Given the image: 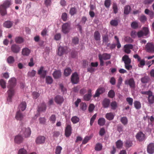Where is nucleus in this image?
Segmentation results:
<instances>
[{
    "label": "nucleus",
    "instance_id": "f8f14e48",
    "mask_svg": "<svg viewBox=\"0 0 154 154\" xmlns=\"http://www.w3.org/2000/svg\"><path fill=\"white\" fill-rule=\"evenodd\" d=\"M20 48L19 45L16 44H13L11 46V49L14 53H17L20 51Z\"/></svg>",
    "mask_w": 154,
    "mask_h": 154
},
{
    "label": "nucleus",
    "instance_id": "774afa93",
    "mask_svg": "<svg viewBox=\"0 0 154 154\" xmlns=\"http://www.w3.org/2000/svg\"><path fill=\"white\" fill-rule=\"evenodd\" d=\"M18 154H27V152L25 149L22 148L19 150Z\"/></svg>",
    "mask_w": 154,
    "mask_h": 154
},
{
    "label": "nucleus",
    "instance_id": "69168bd1",
    "mask_svg": "<svg viewBox=\"0 0 154 154\" xmlns=\"http://www.w3.org/2000/svg\"><path fill=\"white\" fill-rule=\"evenodd\" d=\"M122 77H120L118 79L117 87L118 88H120V85L122 83Z\"/></svg>",
    "mask_w": 154,
    "mask_h": 154
},
{
    "label": "nucleus",
    "instance_id": "0e129e2a",
    "mask_svg": "<svg viewBox=\"0 0 154 154\" xmlns=\"http://www.w3.org/2000/svg\"><path fill=\"white\" fill-rule=\"evenodd\" d=\"M44 4L47 7L51 5V0H45L44 1Z\"/></svg>",
    "mask_w": 154,
    "mask_h": 154
},
{
    "label": "nucleus",
    "instance_id": "c756f323",
    "mask_svg": "<svg viewBox=\"0 0 154 154\" xmlns=\"http://www.w3.org/2000/svg\"><path fill=\"white\" fill-rule=\"evenodd\" d=\"M94 36L95 39L96 41L100 40V32L98 31H96L94 32Z\"/></svg>",
    "mask_w": 154,
    "mask_h": 154
},
{
    "label": "nucleus",
    "instance_id": "2eb2a0df",
    "mask_svg": "<svg viewBox=\"0 0 154 154\" xmlns=\"http://www.w3.org/2000/svg\"><path fill=\"white\" fill-rule=\"evenodd\" d=\"M45 137L43 136H39L37 138L35 142L37 144H41L44 143L45 140Z\"/></svg>",
    "mask_w": 154,
    "mask_h": 154
},
{
    "label": "nucleus",
    "instance_id": "7c9ffc66",
    "mask_svg": "<svg viewBox=\"0 0 154 154\" xmlns=\"http://www.w3.org/2000/svg\"><path fill=\"white\" fill-rule=\"evenodd\" d=\"M131 10V7L129 5H127L124 8V13L126 15L128 14H129Z\"/></svg>",
    "mask_w": 154,
    "mask_h": 154
},
{
    "label": "nucleus",
    "instance_id": "4468645a",
    "mask_svg": "<svg viewBox=\"0 0 154 154\" xmlns=\"http://www.w3.org/2000/svg\"><path fill=\"white\" fill-rule=\"evenodd\" d=\"M105 91V89L103 88H98L96 91L95 94L94 96V97H99L100 94L103 93Z\"/></svg>",
    "mask_w": 154,
    "mask_h": 154
},
{
    "label": "nucleus",
    "instance_id": "49530a36",
    "mask_svg": "<svg viewBox=\"0 0 154 154\" xmlns=\"http://www.w3.org/2000/svg\"><path fill=\"white\" fill-rule=\"evenodd\" d=\"M7 61L8 63L12 64L14 62V59L13 57L10 56L8 58Z\"/></svg>",
    "mask_w": 154,
    "mask_h": 154
},
{
    "label": "nucleus",
    "instance_id": "bb28decb",
    "mask_svg": "<svg viewBox=\"0 0 154 154\" xmlns=\"http://www.w3.org/2000/svg\"><path fill=\"white\" fill-rule=\"evenodd\" d=\"M46 107L45 104V103H43L38 107V111L39 112H43L46 110Z\"/></svg>",
    "mask_w": 154,
    "mask_h": 154
},
{
    "label": "nucleus",
    "instance_id": "412c9836",
    "mask_svg": "<svg viewBox=\"0 0 154 154\" xmlns=\"http://www.w3.org/2000/svg\"><path fill=\"white\" fill-rule=\"evenodd\" d=\"M104 30L106 32V34L103 35L102 36L103 42V43L104 42L107 43L109 41L108 36L107 34L108 30L107 29H104Z\"/></svg>",
    "mask_w": 154,
    "mask_h": 154
},
{
    "label": "nucleus",
    "instance_id": "c03bdc74",
    "mask_svg": "<svg viewBox=\"0 0 154 154\" xmlns=\"http://www.w3.org/2000/svg\"><path fill=\"white\" fill-rule=\"evenodd\" d=\"M80 108L83 111L85 110L87 108L86 104L84 102L81 103L80 105Z\"/></svg>",
    "mask_w": 154,
    "mask_h": 154
},
{
    "label": "nucleus",
    "instance_id": "052dcab7",
    "mask_svg": "<svg viewBox=\"0 0 154 154\" xmlns=\"http://www.w3.org/2000/svg\"><path fill=\"white\" fill-rule=\"evenodd\" d=\"M145 35H147L149 33V30L148 28L144 27L143 28V31Z\"/></svg>",
    "mask_w": 154,
    "mask_h": 154
},
{
    "label": "nucleus",
    "instance_id": "338daca9",
    "mask_svg": "<svg viewBox=\"0 0 154 154\" xmlns=\"http://www.w3.org/2000/svg\"><path fill=\"white\" fill-rule=\"evenodd\" d=\"M133 100V99L131 97H127L126 98L127 101L128 102L130 106L132 105Z\"/></svg>",
    "mask_w": 154,
    "mask_h": 154
},
{
    "label": "nucleus",
    "instance_id": "39448f33",
    "mask_svg": "<svg viewBox=\"0 0 154 154\" xmlns=\"http://www.w3.org/2000/svg\"><path fill=\"white\" fill-rule=\"evenodd\" d=\"M9 89L8 91V97L7 98V100L9 102H11L12 100L13 96L14 95L15 91L13 88H9Z\"/></svg>",
    "mask_w": 154,
    "mask_h": 154
},
{
    "label": "nucleus",
    "instance_id": "ddd939ff",
    "mask_svg": "<svg viewBox=\"0 0 154 154\" xmlns=\"http://www.w3.org/2000/svg\"><path fill=\"white\" fill-rule=\"evenodd\" d=\"M124 48L125 52L127 54H130L131 52L130 50L133 48V46L131 44H127L124 45Z\"/></svg>",
    "mask_w": 154,
    "mask_h": 154
},
{
    "label": "nucleus",
    "instance_id": "f3484780",
    "mask_svg": "<svg viewBox=\"0 0 154 154\" xmlns=\"http://www.w3.org/2000/svg\"><path fill=\"white\" fill-rule=\"evenodd\" d=\"M122 60L124 62L125 65L131 64V60L127 55H125L122 58Z\"/></svg>",
    "mask_w": 154,
    "mask_h": 154
},
{
    "label": "nucleus",
    "instance_id": "13d9d810",
    "mask_svg": "<svg viewBox=\"0 0 154 154\" xmlns=\"http://www.w3.org/2000/svg\"><path fill=\"white\" fill-rule=\"evenodd\" d=\"M132 142L130 140H126L125 143V146L127 147H130L132 145Z\"/></svg>",
    "mask_w": 154,
    "mask_h": 154
},
{
    "label": "nucleus",
    "instance_id": "5701e85b",
    "mask_svg": "<svg viewBox=\"0 0 154 154\" xmlns=\"http://www.w3.org/2000/svg\"><path fill=\"white\" fill-rule=\"evenodd\" d=\"M13 23L14 22L13 21L9 20L6 21L4 23L3 26L7 28H10L12 26Z\"/></svg>",
    "mask_w": 154,
    "mask_h": 154
},
{
    "label": "nucleus",
    "instance_id": "de8ad7c7",
    "mask_svg": "<svg viewBox=\"0 0 154 154\" xmlns=\"http://www.w3.org/2000/svg\"><path fill=\"white\" fill-rule=\"evenodd\" d=\"M76 10L75 8H71L70 10L69 13L72 15H73L76 13Z\"/></svg>",
    "mask_w": 154,
    "mask_h": 154
},
{
    "label": "nucleus",
    "instance_id": "473e14b6",
    "mask_svg": "<svg viewBox=\"0 0 154 154\" xmlns=\"http://www.w3.org/2000/svg\"><path fill=\"white\" fill-rule=\"evenodd\" d=\"M65 51V50L63 47L60 46L58 48L57 54L59 56L63 55Z\"/></svg>",
    "mask_w": 154,
    "mask_h": 154
},
{
    "label": "nucleus",
    "instance_id": "20e7f679",
    "mask_svg": "<svg viewBox=\"0 0 154 154\" xmlns=\"http://www.w3.org/2000/svg\"><path fill=\"white\" fill-rule=\"evenodd\" d=\"M136 138L137 140L141 142L145 140L146 136L142 131H139L137 134Z\"/></svg>",
    "mask_w": 154,
    "mask_h": 154
},
{
    "label": "nucleus",
    "instance_id": "864d4df0",
    "mask_svg": "<svg viewBox=\"0 0 154 154\" xmlns=\"http://www.w3.org/2000/svg\"><path fill=\"white\" fill-rule=\"evenodd\" d=\"M6 83L5 80L3 79L0 80V85L3 88H5L6 87Z\"/></svg>",
    "mask_w": 154,
    "mask_h": 154
},
{
    "label": "nucleus",
    "instance_id": "2f4dec72",
    "mask_svg": "<svg viewBox=\"0 0 154 154\" xmlns=\"http://www.w3.org/2000/svg\"><path fill=\"white\" fill-rule=\"evenodd\" d=\"M149 77L147 75L145 76L142 77L140 79L141 82L143 83H147L149 80Z\"/></svg>",
    "mask_w": 154,
    "mask_h": 154
},
{
    "label": "nucleus",
    "instance_id": "423d86ee",
    "mask_svg": "<svg viewBox=\"0 0 154 154\" xmlns=\"http://www.w3.org/2000/svg\"><path fill=\"white\" fill-rule=\"evenodd\" d=\"M125 84L128 85L130 87L132 88H134L135 87V82L133 78H131L128 80L125 81Z\"/></svg>",
    "mask_w": 154,
    "mask_h": 154
},
{
    "label": "nucleus",
    "instance_id": "1a4fd4ad",
    "mask_svg": "<svg viewBox=\"0 0 154 154\" xmlns=\"http://www.w3.org/2000/svg\"><path fill=\"white\" fill-rule=\"evenodd\" d=\"M23 133L24 136L26 137H28L30 136L31 134V131L30 129L29 128H23L22 129L21 133Z\"/></svg>",
    "mask_w": 154,
    "mask_h": 154
},
{
    "label": "nucleus",
    "instance_id": "7ed1b4c3",
    "mask_svg": "<svg viewBox=\"0 0 154 154\" xmlns=\"http://www.w3.org/2000/svg\"><path fill=\"white\" fill-rule=\"evenodd\" d=\"M71 81L72 84H77L79 81V77L77 72L73 73L71 77Z\"/></svg>",
    "mask_w": 154,
    "mask_h": 154
},
{
    "label": "nucleus",
    "instance_id": "79ce46f5",
    "mask_svg": "<svg viewBox=\"0 0 154 154\" xmlns=\"http://www.w3.org/2000/svg\"><path fill=\"white\" fill-rule=\"evenodd\" d=\"M23 38L21 37H17L15 38V42L16 43L20 44L23 42Z\"/></svg>",
    "mask_w": 154,
    "mask_h": 154
},
{
    "label": "nucleus",
    "instance_id": "393cba45",
    "mask_svg": "<svg viewBox=\"0 0 154 154\" xmlns=\"http://www.w3.org/2000/svg\"><path fill=\"white\" fill-rule=\"evenodd\" d=\"M148 100L150 104H152L154 103V94H153L152 92L148 96Z\"/></svg>",
    "mask_w": 154,
    "mask_h": 154
},
{
    "label": "nucleus",
    "instance_id": "8fccbe9b",
    "mask_svg": "<svg viewBox=\"0 0 154 154\" xmlns=\"http://www.w3.org/2000/svg\"><path fill=\"white\" fill-rule=\"evenodd\" d=\"M115 96L114 91L112 90H110L108 93V96L111 98H113Z\"/></svg>",
    "mask_w": 154,
    "mask_h": 154
},
{
    "label": "nucleus",
    "instance_id": "6ab92c4d",
    "mask_svg": "<svg viewBox=\"0 0 154 154\" xmlns=\"http://www.w3.org/2000/svg\"><path fill=\"white\" fill-rule=\"evenodd\" d=\"M43 69L44 67L41 66L38 70V74L41 75V77L44 78L46 75L47 71L46 70H43Z\"/></svg>",
    "mask_w": 154,
    "mask_h": 154
},
{
    "label": "nucleus",
    "instance_id": "aec40b11",
    "mask_svg": "<svg viewBox=\"0 0 154 154\" xmlns=\"http://www.w3.org/2000/svg\"><path fill=\"white\" fill-rule=\"evenodd\" d=\"M100 57L102 59L104 60L109 59L111 58L110 54L106 53L103 54L102 55L99 54L98 57Z\"/></svg>",
    "mask_w": 154,
    "mask_h": 154
},
{
    "label": "nucleus",
    "instance_id": "6e6d98bb",
    "mask_svg": "<svg viewBox=\"0 0 154 154\" xmlns=\"http://www.w3.org/2000/svg\"><path fill=\"white\" fill-rule=\"evenodd\" d=\"M111 5V0H105L104 5L106 8H109Z\"/></svg>",
    "mask_w": 154,
    "mask_h": 154
},
{
    "label": "nucleus",
    "instance_id": "f257e3e1",
    "mask_svg": "<svg viewBox=\"0 0 154 154\" xmlns=\"http://www.w3.org/2000/svg\"><path fill=\"white\" fill-rule=\"evenodd\" d=\"M11 5V0H6L4 1L3 4L0 6V13L2 16L7 14L6 8H9Z\"/></svg>",
    "mask_w": 154,
    "mask_h": 154
},
{
    "label": "nucleus",
    "instance_id": "c9c22d12",
    "mask_svg": "<svg viewBox=\"0 0 154 154\" xmlns=\"http://www.w3.org/2000/svg\"><path fill=\"white\" fill-rule=\"evenodd\" d=\"M72 72V70L69 68H67L65 69L64 70V74L66 76H67L69 75Z\"/></svg>",
    "mask_w": 154,
    "mask_h": 154
},
{
    "label": "nucleus",
    "instance_id": "6e6552de",
    "mask_svg": "<svg viewBox=\"0 0 154 154\" xmlns=\"http://www.w3.org/2000/svg\"><path fill=\"white\" fill-rule=\"evenodd\" d=\"M72 128L70 125H67L65 131V134L66 137H69L72 132Z\"/></svg>",
    "mask_w": 154,
    "mask_h": 154
},
{
    "label": "nucleus",
    "instance_id": "9d476101",
    "mask_svg": "<svg viewBox=\"0 0 154 154\" xmlns=\"http://www.w3.org/2000/svg\"><path fill=\"white\" fill-rule=\"evenodd\" d=\"M147 151L148 153L152 154L154 153V143H150L147 146Z\"/></svg>",
    "mask_w": 154,
    "mask_h": 154
},
{
    "label": "nucleus",
    "instance_id": "5fc2aeb1",
    "mask_svg": "<svg viewBox=\"0 0 154 154\" xmlns=\"http://www.w3.org/2000/svg\"><path fill=\"white\" fill-rule=\"evenodd\" d=\"M139 20L141 22L144 23L146 21L147 18L144 15H141L139 18Z\"/></svg>",
    "mask_w": 154,
    "mask_h": 154
},
{
    "label": "nucleus",
    "instance_id": "4c0bfd02",
    "mask_svg": "<svg viewBox=\"0 0 154 154\" xmlns=\"http://www.w3.org/2000/svg\"><path fill=\"white\" fill-rule=\"evenodd\" d=\"M110 106L112 109L115 110L118 107V104L116 101H114L110 103Z\"/></svg>",
    "mask_w": 154,
    "mask_h": 154
},
{
    "label": "nucleus",
    "instance_id": "a211bd4d",
    "mask_svg": "<svg viewBox=\"0 0 154 154\" xmlns=\"http://www.w3.org/2000/svg\"><path fill=\"white\" fill-rule=\"evenodd\" d=\"M54 100L57 104H60L63 103L64 99L62 96L57 95L55 97Z\"/></svg>",
    "mask_w": 154,
    "mask_h": 154
},
{
    "label": "nucleus",
    "instance_id": "4d7b16f0",
    "mask_svg": "<svg viewBox=\"0 0 154 154\" xmlns=\"http://www.w3.org/2000/svg\"><path fill=\"white\" fill-rule=\"evenodd\" d=\"M91 96L89 94H86L84 96V99L85 100L88 101L91 99Z\"/></svg>",
    "mask_w": 154,
    "mask_h": 154
},
{
    "label": "nucleus",
    "instance_id": "0eeeda50",
    "mask_svg": "<svg viewBox=\"0 0 154 154\" xmlns=\"http://www.w3.org/2000/svg\"><path fill=\"white\" fill-rule=\"evenodd\" d=\"M70 29V25L68 23L63 24L62 27V31L65 34L68 33Z\"/></svg>",
    "mask_w": 154,
    "mask_h": 154
},
{
    "label": "nucleus",
    "instance_id": "9b49d317",
    "mask_svg": "<svg viewBox=\"0 0 154 154\" xmlns=\"http://www.w3.org/2000/svg\"><path fill=\"white\" fill-rule=\"evenodd\" d=\"M16 80L15 78H11L9 81V85L8 86V88H13L16 85Z\"/></svg>",
    "mask_w": 154,
    "mask_h": 154
},
{
    "label": "nucleus",
    "instance_id": "603ef678",
    "mask_svg": "<svg viewBox=\"0 0 154 154\" xmlns=\"http://www.w3.org/2000/svg\"><path fill=\"white\" fill-rule=\"evenodd\" d=\"M53 81L52 79L51 76H47L46 78V82L48 84H51Z\"/></svg>",
    "mask_w": 154,
    "mask_h": 154
},
{
    "label": "nucleus",
    "instance_id": "cd10ccee",
    "mask_svg": "<svg viewBox=\"0 0 154 154\" xmlns=\"http://www.w3.org/2000/svg\"><path fill=\"white\" fill-rule=\"evenodd\" d=\"M23 116L20 111H19L17 112L15 118L17 120H21L23 118Z\"/></svg>",
    "mask_w": 154,
    "mask_h": 154
},
{
    "label": "nucleus",
    "instance_id": "dca6fc26",
    "mask_svg": "<svg viewBox=\"0 0 154 154\" xmlns=\"http://www.w3.org/2000/svg\"><path fill=\"white\" fill-rule=\"evenodd\" d=\"M23 141V137L20 135H18L15 136L14 141V142L17 144H20L22 143Z\"/></svg>",
    "mask_w": 154,
    "mask_h": 154
},
{
    "label": "nucleus",
    "instance_id": "a19ab883",
    "mask_svg": "<svg viewBox=\"0 0 154 154\" xmlns=\"http://www.w3.org/2000/svg\"><path fill=\"white\" fill-rule=\"evenodd\" d=\"M79 118L76 116L72 117L71 119V121L73 124L77 123L79 121Z\"/></svg>",
    "mask_w": 154,
    "mask_h": 154
},
{
    "label": "nucleus",
    "instance_id": "bf43d9fd",
    "mask_svg": "<svg viewBox=\"0 0 154 154\" xmlns=\"http://www.w3.org/2000/svg\"><path fill=\"white\" fill-rule=\"evenodd\" d=\"M97 114H95L93 116L91 117L90 122V125L91 126H92L96 118Z\"/></svg>",
    "mask_w": 154,
    "mask_h": 154
},
{
    "label": "nucleus",
    "instance_id": "680f3d73",
    "mask_svg": "<svg viewBox=\"0 0 154 154\" xmlns=\"http://www.w3.org/2000/svg\"><path fill=\"white\" fill-rule=\"evenodd\" d=\"M72 42L75 45L78 44L79 42V39L77 37H75L72 39Z\"/></svg>",
    "mask_w": 154,
    "mask_h": 154
},
{
    "label": "nucleus",
    "instance_id": "72a5a7b5",
    "mask_svg": "<svg viewBox=\"0 0 154 154\" xmlns=\"http://www.w3.org/2000/svg\"><path fill=\"white\" fill-rule=\"evenodd\" d=\"M30 52V50L28 48H26L23 49L22 54L23 55L28 56Z\"/></svg>",
    "mask_w": 154,
    "mask_h": 154
},
{
    "label": "nucleus",
    "instance_id": "f03ea898",
    "mask_svg": "<svg viewBox=\"0 0 154 154\" xmlns=\"http://www.w3.org/2000/svg\"><path fill=\"white\" fill-rule=\"evenodd\" d=\"M145 50L148 52L154 53V43L152 42L147 43L145 45Z\"/></svg>",
    "mask_w": 154,
    "mask_h": 154
},
{
    "label": "nucleus",
    "instance_id": "e433bc0d",
    "mask_svg": "<svg viewBox=\"0 0 154 154\" xmlns=\"http://www.w3.org/2000/svg\"><path fill=\"white\" fill-rule=\"evenodd\" d=\"M116 144L117 148L120 149L122 148L123 145V143L121 140H118L116 142Z\"/></svg>",
    "mask_w": 154,
    "mask_h": 154
},
{
    "label": "nucleus",
    "instance_id": "e2e57ef3",
    "mask_svg": "<svg viewBox=\"0 0 154 154\" xmlns=\"http://www.w3.org/2000/svg\"><path fill=\"white\" fill-rule=\"evenodd\" d=\"M139 63L138 64V66L140 67H143V66L145 65V63L144 59L141 60L140 61Z\"/></svg>",
    "mask_w": 154,
    "mask_h": 154
},
{
    "label": "nucleus",
    "instance_id": "c85d7f7f",
    "mask_svg": "<svg viewBox=\"0 0 154 154\" xmlns=\"http://www.w3.org/2000/svg\"><path fill=\"white\" fill-rule=\"evenodd\" d=\"M53 75L54 78L58 79L61 76V73L60 70H56L54 72Z\"/></svg>",
    "mask_w": 154,
    "mask_h": 154
},
{
    "label": "nucleus",
    "instance_id": "a878e982",
    "mask_svg": "<svg viewBox=\"0 0 154 154\" xmlns=\"http://www.w3.org/2000/svg\"><path fill=\"white\" fill-rule=\"evenodd\" d=\"M26 103L25 102H22L19 106L18 108L19 109V111H24L26 108Z\"/></svg>",
    "mask_w": 154,
    "mask_h": 154
},
{
    "label": "nucleus",
    "instance_id": "4be33fe9",
    "mask_svg": "<svg viewBox=\"0 0 154 154\" xmlns=\"http://www.w3.org/2000/svg\"><path fill=\"white\" fill-rule=\"evenodd\" d=\"M115 115V114L114 113L112 112L108 113L106 114L105 117L107 120L111 121L113 119Z\"/></svg>",
    "mask_w": 154,
    "mask_h": 154
},
{
    "label": "nucleus",
    "instance_id": "b1692460",
    "mask_svg": "<svg viewBox=\"0 0 154 154\" xmlns=\"http://www.w3.org/2000/svg\"><path fill=\"white\" fill-rule=\"evenodd\" d=\"M110 103V100L108 99L105 98L103 101L102 104L103 107L107 108L109 106Z\"/></svg>",
    "mask_w": 154,
    "mask_h": 154
},
{
    "label": "nucleus",
    "instance_id": "3c124183",
    "mask_svg": "<svg viewBox=\"0 0 154 154\" xmlns=\"http://www.w3.org/2000/svg\"><path fill=\"white\" fill-rule=\"evenodd\" d=\"M62 149V148L61 146H57L55 149V153L56 154H60Z\"/></svg>",
    "mask_w": 154,
    "mask_h": 154
},
{
    "label": "nucleus",
    "instance_id": "37998d69",
    "mask_svg": "<svg viewBox=\"0 0 154 154\" xmlns=\"http://www.w3.org/2000/svg\"><path fill=\"white\" fill-rule=\"evenodd\" d=\"M120 121L122 124L124 125H127L128 122V119L126 117H122Z\"/></svg>",
    "mask_w": 154,
    "mask_h": 154
},
{
    "label": "nucleus",
    "instance_id": "58836bf2",
    "mask_svg": "<svg viewBox=\"0 0 154 154\" xmlns=\"http://www.w3.org/2000/svg\"><path fill=\"white\" fill-rule=\"evenodd\" d=\"M134 106L136 109H140L141 106V104L140 102L137 101H134Z\"/></svg>",
    "mask_w": 154,
    "mask_h": 154
},
{
    "label": "nucleus",
    "instance_id": "f704fd0d",
    "mask_svg": "<svg viewBox=\"0 0 154 154\" xmlns=\"http://www.w3.org/2000/svg\"><path fill=\"white\" fill-rule=\"evenodd\" d=\"M106 122V121L104 118H100L98 121V124L100 126L104 125Z\"/></svg>",
    "mask_w": 154,
    "mask_h": 154
},
{
    "label": "nucleus",
    "instance_id": "a18cd8bd",
    "mask_svg": "<svg viewBox=\"0 0 154 154\" xmlns=\"http://www.w3.org/2000/svg\"><path fill=\"white\" fill-rule=\"evenodd\" d=\"M35 74L36 71L34 70H32L28 72L27 74V75L29 77H32L34 76Z\"/></svg>",
    "mask_w": 154,
    "mask_h": 154
},
{
    "label": "nucleus",
    "instance_id": "09e8293b",
    "mask_svg": "<svg viewBox=\"0 0 154 154\" xmlns=\"http://www.w3.org/2000/svg\"><path fill=\"white\" fill-rule=\"evenodd\" d=\"M119 22L117 20H113L110 21V24L112 26H118Z\"/></svg>",
    "mask_w": 154,
    "mask_h": 154
},
{
    "label": "nucleus",
    "instance_id": "ea45409f",
    "mask_svg": "<svg viewBox=\"0 0 154 154\" xmlns=\"http://www.w3.org/2000/svg\"><path fill=\"white\" fill-rule=\"evenodd\" d=\"M102 148V144L100 143H97L95 147V149L97 151H100Z\"/></svg>",
    "mask_w": 154,
    "mask_h": 154
}]
</instances>
